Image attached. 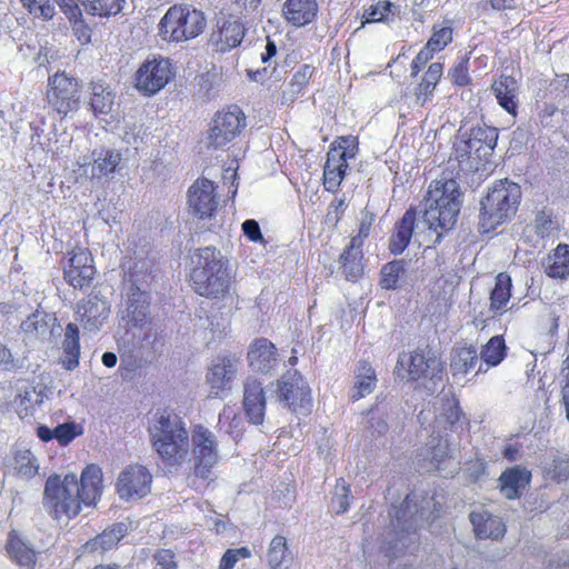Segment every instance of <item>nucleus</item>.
<instances>
[{
  "mask_svg": "<svg viewBox=\"0 0 569 569\" xmlns=\"http://www.w3.org/2000/svg\"><path fill=\"white\" fill-rule=\"evenodd\" d=\"M453 156L458 162L462 163V162L469 161L470 168L478 169V164H476V161H475L473 150L471 149L470 144L468 143V140L466 137H462L455 142Z\"/></svg>",
  "mask_w": 569,
  "mask_h": 569,
  "instance_id": "53",
  "label": "nucleus"
},
{
  "mask_svg": "<svg viewBox=\"0 0 569 569\" xmlns=\"http://www.w3.org/2000/svg\"><path fill=\"white\" fill-rule=\"evenodd\" d=\"M244 113L236 106L218 112L208 134V144L214 149L223 148L246 128Z\"/></svg>",
  "mask_w": 569,
  "mask_h": 569,
  "instance_id": "12",
  "label": "nucleus"
},
{
  "mask_svg": "<svg viewBox=\"0 0 569 569\" xmlns=\"http://www.w3.org/2000/svg\"><path fill=\"white\" fill-rule=\"evenodd\" d=\"M190 448L193 473L201 479H208L219 459L216 435L201 425L194 426L190 436Z\"/></svg>",
  "mask_w": 569,
  "mask_h": 569,
  "instance_id": "8",
  "label": "nucleus"
},
{
  "mask_svg": "<svg viewBox=\"0 0 569 569\" xmlns=\"http://www.w3.org/2000/svg\"><path fill=\"white\" fill-rule=\"evenodd\" d=\"M466 138L473 150L476 164H479L492 154L498 141V131L493 127H476Z\"/></svg>",
  "mask_w": 569,
  "mask_h": 569,
  "instance_id": "20",
  "label": "nucleus"
},
{
  "mask_svg": "<svg viewBox=\"0 0 569 569\" xmlns=\"http://www.w3.org/2000/svg\"><path fill=\"white\" fill-rule=\"evenodd\" d=\"M545 271L551 278L562 279L569 274V246L560 243L550 253L545 263Z\"/></svg>",
  "mask_w": 569,
  "mask_h": 569,
  "instance_id": "39",
  "label": "nucleus"
},
{
  "mask_svg": "<svg viewBox=\"0 0 569 569\" xmlns=\"http://www.w3.org/2000/svg\"><path fill=\"white\" fill-rule=\"evenodd\" d=\"M520 199L521 189L518 183L508 179L496 182L480 203V231L489 233L515 216Z\"/></svg>",
  "mask_w": 569,
  "mask_h": 569,
  "instance_id": "5",
  "label": "nucleus"
},
{
  "mask_svg": "<svg viewBox=\"0 0 569 569\" xmlns=\"http://www.w3.org/2000/svg\"><path fill=\"white\" fill-rule=\"evenodd\" d=\"M276 398L293 412L309 411L311 390L306 379L297 371H288L276 383Z\"/></svg>",
  "mask_w": 569,
  "mask_h": 569,
  "instance_id": "10",
  "label": "nucleus"
},
{
  "mask_svg": "<svg viewBox=\"0 0 569 569\" xmlns=\"http://www.w3.org/2000/svg\"><path fill=\"white\" fill-rule=\"evenodd\" d=\"M433 54L435 53L425 46L411 62V76L416 77L421 68L432 59Z\"/></svg>",
  "mask_w": 569,
  "mask_h": 569,
  "instance_id": "64",
  "label": "nucleus"
},
{
  "mask_svg": "<svg viewBox=\"0 0 569 569\" xmlns=\"http://www.w3.org/2000/svg\"><path fill=\"white\" fill-rule=\"evenodd\" d=\"M197 257V264L190 274L194 291L209 298L227 293L231 278L221 252L213 247H204L198 249Z\"/></svg>",
  "mask_w": 569,
  "mask_h": 569,
  "instance_id": "4",
  "label": "nucleus"
},
{
  "mask_svg": "<svg viewBox=\"0 0 569 569\" xmlns=\"http://www.w3.org/2000/svg\"><path fill=\"white\" fill-rule=\"evenodd\" d=\"M68 254V263L64 266L66 281L74 289L88 287L96 273L90 251L86 248H77Z\"/></svg>",
  "mask_w": 569,
  "mask_h": 569,
  "instance_id": "15",
  "label": "nucleus"
},
{
  "mask_svg": "<svg viewBox=\"0 0 569 569\" xmlns=\"http://www.w3.org/2000/svg\"><path fill=\"white\" fill-rule=\"evenodd\" d=\"M416 209L409 208L396 222L395 231L389 239V250L393 254L402 253L409 246L416 224Z\"/></svg>",
  "mask_w": 569,
  "mask_h": 569,
  "instance_id": "27",
  "label": "nucleus"
},
{
  "mask_svg": "<svg viewBox=\"0 0 569 569\" xmlns=\"http://www.w3.org/2000/svg\"><path fill=\"white\" fill-rule=\"evenodd\" d=\"M77 316L84 330L96 332L109 317L108 301L97 293H91L77 306Z\"/></svg>",
  "mask_w": 569,
  "mask_h": 569,
  "instance_id": "16",
  "label": "nucleus"
},
{
  "mask_svg": "<svg viewBox=\"0 0 569 569\" xmlns=\"http://www.w3.org/2000/svg\"><path fill=\"white\" fill-rule=\"evenodd\" d=\"M102 492V471L96 465L87 466L80 481L74 473L50 476L46 481L43 505L56 519L76 517L81 503H96Z\"/></svg>",
  "mask_w": 569,
  "mask_h": 569,
  "instance_id": "1",
  "label": "nucleus"
},
{
  "mask_svg": "<svg viewBox=\"0 0 569 569\" xmlns=\"http://www.w3.org/2000/svg\"><path fill=\"white\" fill-rule=\"evenodd\" d=\"M491 89L499 106L509 114L516 117L519 106V86L517 80L511 76L501 74L493 81Z\"/></svg>",
  "mask_w": 569,
  "mask_h": 569,
  "instance_id": "22",
  "label": "nucleus"
},
{
  "mask_svg": "<svg viewBox=\"0 0 569 569\" xmlns=\"http://www.w3.org/2000/svg\"><path fill=\"white\" fill-rule=\"evenodd\" d=\"M207 27L202 11L189 4L172 6L159 22V34L164 41L182 42L197 38Z\"/></svg>",
  "mask_w": 569,
  "mask_h": 569,
  "instance_id": "6",
  "label": "nucleus"
},
{
  "mask_svg": "<svg viewBox=\"0 0 569 569\" xmlns=\"http://www.w3.org/2000/svg\"><path fill=\"white\" fill-rule=\"evenodd\" d=\"M82 2L91 14L108 17L119 13L124 0H83Z\"/></svg>",
  "mask_w": 569,
  "mask_h": 569,
  "instance_id": "44",
  "label": "nucleus"
},
{
  "mask_svg": "<svg viewBox=\"0 0 569 569\" xmlns=\"http://www.w3.org/2000/svg\"><path fill=\"white\" fill-rule=\"evenodd\" d=\"M436 422L438 425L446 422L450 426L452 431L462 430L465 426H468V420L459 406V401L455 397H446L442 399L441 410L436 418Z\"/></svg>",
  "mask_w": 569,
  "mask_h": 569,
  "instance_id": "34",
  "label": "nucleus"
},
{
  "mask_svg": "<svg viewBox=\"0 0 569 569\" xmlns=\"http://www.w3.org/2000/svg\"><path fill=\"white\" fill-rule=\"evenodd\" d=\"M91 178L100 179L113 173L121 161V153L114 149H99L91 153Z\"/></svg>",
  "mask_w": 569,
  "mask_h": 569,
  "instance_id": "31",
  "label": "nucleus"
},
{
  "mask_svg": "<svg viewBox=\"0 0 569 569\" xmlns=\"http://www.w3.org/2000/svg\"><path fill=\"white\" fill-rule=\"evenodd\" d=\"M350 506V488L343 479H339L335 487L331 498L330 508L337 513H345Z\"/></svg>",
  "mask_w": 569,
  "mask_h": 569,
  "instance_id": "46",
  "label": "nucleus"
},
{
  "mask_svg": "<svg viewBox=\"0 0 569 569\" xmlns=\"http://www.w3.org/2000/svg\"><path fill=\"white\" fill-rule=\"evenodd\" d=\"M189 209L198 219H211L218 208L216 187L206 178L197 179L188 191Z\"/></svg>",
  "mask_w": 569,
  "mask_h": 569,
  "instance_id": "13",
  "label": "nucleus"
},
{
  "mask_svg": "<svg viewBox=\"0 0 569 569\" xmlns=\"http://www.w3.org/2000/svg\"><path fill=\"white\" fill-rule=\"evenodd\" d=\"M473 531L479 539H501L506 533V526L501 518L487 510H475L469 515Z\"/></svg>",
  "mask_w": 569,
  "mask_h": 569,
  "instance_id": "21",
  "label": "nucleus"
},
{
  "mask_svg": "<svg viewBox=\"0 0 569 569\" xmlns=\"http://www.w3.org/2000/svg\"><path fill=\"white\" fill-rule=\"evenodd\" d=\"M318 13L317 0H287L282 7L283 18L295 27L311 23Z\"/></svg>",
  "mask_w": 569,
  "mask_h": 569,
  "instance_id": "24",
  "label": "nucleus"
},
{
  "mask_svg": "<svg viewBox=\"0 0 569 569\" xmlns=\"http://www.w3.org/2000/svg\"><path fill=\"white\" fill-rule=\"evenodd\" d=\"M152 476L140 465L127 467L119 475L117 491L121 499H141L150 492Z\"/></svg>",
  "mask_w": 569,
  "mask_h": 569,
  "instance_id": "14",
  "label": "nucleus"
},
{
  "mask_svg": "<svg viewBox=\"0 0 569 569\" xmlns=\"http://www.w3.org/2000/svg\"><path fill=\"white\" fill-rule=\"evenodd\" d=\"M17 472L24 478H32L38 472L36 458L29 450L19 451L14 458Z\"/></svg>",
  "mask_w": 569,
  "mask_h": 569,
  "instance_id": "48",
  "label": "nucleus"
},
{
  "mask_svg": "<svg viewBox=\"0 0 569 569\" xmlns=\"http://www.w3.org/2000/svg\"><path fill=\"white\" fill-rule=\"evenodd\" d=\"M347 149L348 147H343L341 143L330 148L327 153V161L323 169L346 172L348 168Z\"/></svg>",
  "mask_w": 569,
  "mask_h": 569,
  "instance_id": "49",
  "label": "nucleus"
},
{
  "mask_svg": "<svg viewBox=\"0 0 569 569\" xmlns=\"http://www.w3.org/2000/svg\"><path fill=\"white\" fill-rule=\"evenodd\" d=\"M450 441L441 435H431L422 448L418 450L417 457L420 468L426 472L439 470L441 465L451 455Z\"/></svg>",
  "mask_w": 569,
  "mask_h": 569,
  "instance_id": "17",
  "label": "nucleus"
},
{
  "mask_svg": "<svg viewBox=\"0 0 569 569\" xmlns=\"http://www.w3.org/2000/svg\"><path fill=\"white\" fill-rule=\"evenodd\" d=\"M248 360L254 371L267 373L273 369L278 362L277 349L272 342L261 338L253 342L249 352Z\"/></svg>",
  "mask_w": 569,
  "mask_h": 569,
  "instance_id": "25",
  "label": "nucleus"
},
{
  "mask_svg": "<svg viewBox=\"0 0 569 569\" xmlns=\"http://www.w3.org/2000/svg\"><path fill=\"white\" fill-rule=\"evenodd\" d=\"M396 10L397 7L392 2L388 0L379 1L366 11V22L387 21L390 16H395Z\"/></svg>",
  "mask_w": 569,
  "mask_h": 569,
  "instance_id": "50",
  "label": "nucleus"
},
{
  "mask_svg": "<svg viewBox=\"0 0 569 569\" xmlns=\"http://www.w3.org/2000/svg\"><path fill=\"white\" fill-rule=\"evenodd\" d=\"M54 2L59 6L70 23L76 27L82 26V13L74 0H54Z\"/></svg>",
  "mask_w": 569,
  "mask_h": 569,
  "instance_id": "55",
  "label": "nucleus"
},
{
  "mask_svg": "<svg viewBox=\"0 0 569 569\" xmlns=\"http://www.w3.org/2000/svg\"><path fill=\"white\" fill-rule=\"evenodd\" d=\"M20 2L34 18L48 21L56 16L54 4L50 0H20Z\"/></svg>",
  "mask_w": 569,
  "mask_h": 569,
  "instance_id": "45",
  "label": "nucleus"
},
{
  "mask_svg": "<svg viewBox=\"0 0 569 569\" xmlns=\"http://www.w3.org/2000/svg\"><path fill=\"white\" fill-rule=\"evenodd\" d=\"M535 228L538 236L542 238L549 236L553 230L551 214L546 211L538 212L535 219Z\"/></svg>",
  "mask_w": 569,
  "mask_h": 569,
  "instance_id": "59",
  "label": "nucleus"
},
{
  "mask_svg": "<svg viewBox=\"0 0 569 569\" xmlns=\"http://www.w3.org/2000/svg\"><path fill=\"white\" fill-rule=\"evenodd\" d=\"M243 408L251 423H262L266 412V397L262 382L256 378H248L244 382Z\"/></svg>",
  "mask_w": 569,
  "mask_h": 569,
  "instance_id": "18",
  "label": "nucleus"
},
{
  "mask_svg": "<svg viewBox=\"0 0 569 569\" xmlns=\"http://www.w3.org/2000/svg\"><path fill=\"white\" fill-rule=\"evenodd\" d=\"M244 29L239 21H223L217 31L211 34V41L216 44L217 50L224 52L239 46L243 39Z\"/></svg>",
  "mask_w": 569,
  "mask_h": 569,
  "instance_id": "28",
  "label": "nucleus"
},
{
  "mask_svg": "<svg viewBox=\"0 0 569 569\" xmlns=\"http://www.w3.org/2000/svg\"><path fill=\"white\" fill-rule=\"evenodd\" d=\"M531 480V472L516 466L505 470L499 477L500 490L507 499H517Z\"/></svg>",
  "mask_w": 569,
  "mask_h": 569,
  "instance_id": "26",
  "label": "nucleus"
},
{
  "mask_svg": "<svg viewBox=\"0 0 569 569\" xmlns=\"http://www.w3.org/2000/svg\"><path fill=\"white\" fill-rule=\"evenodd\" d=\"M452 40V29L450 27H442L435 30L426 47L433 53L441 51Z\"/></svg>",
  "mask_w": 569,
  "mask_h": 569,
  "instance_id": "52",
  "label": "nucleus"
},
{
  "mask_svg": "<svg viewBox=\"0 0 569 569\" xmlns=\"http://www.w3.org/2000/svg\"><path fill=\"white\" fill-rule=\"evenodd\" d=\"M154 569H177L176 555L170 549H159L152 556Z\"/></svg>",
  "mask_w": 569,
  "mask_h": 569,
  "instance_id": "56",
  "label": "nucleus"
},
{
  "mask_svg": "<svg viewBox=\"0 0 569 569\" xmlns=\"http://www.w3.org/2000/svg\"><path fill=\"white\" fill-rule=\"evenodd\" d=\"M435 89L436 87L421 80V82L415 88L416 103L419 106H425L428 101L431 100Z\"/></svg>",
  "mask_w": 569,
  "mask_h": 569,
  "instance_id": "63",
  "label": "nucleus"
},
{
  "mask_svg": "<svg viewBox=\"0 0 569 569\" xmlns=\"http://www.w3.org/2000/svg\"><path fill=\"white\" fill-rule=\"evenodd\" d=\"M150 443L166 466L179 467L190 452L187 423L173 410H158L148 426Z\"/></svg>",
  "mask_w": 569,
  "mask_h": 569,
  "instance_id": "3",
  "label": "nucleus"
},
{
  "mask_svg": "<svg viewBox=\"0 0 569 569\" xmlns=\"http://www.w3.org/2000/svg\"><path fill=\"white\" fill-rule=\"evenodd\" d=\"M506 349L503 338L501 336H495L483 347L480 353L481 360L487 365V367L498 366L506 357ZM487 369L488 368L483 369L482 365H480L478 372L486 371Z\"/></svg>",
  "mask_w": 569,
  "mask_h": 569,
  "instance_id": "41",
  "label": "nucleus"
},
{
  "mask_svg": "<svg viewBox=\"0 0 569 569\" xmlns=\"http://www.w3.org/2000/svg\"><path fill=\"white\" fill-rule=\"evenodd\" d=\"M478 363V353L473 347H461L451 353L450 370L455 378L465 377Z\"/></svg>",
  "mask_w": 569,
  "mask_h": 569,
  "instance_id": "37",
  "label": "nucleus"
},
{
  "mask_svg": "<svg viewBox=\"0 0 569 569\" xmlns=\"http://www.w3.org/2000/svg\"><path fill=\"white\" fill-rule=\"evenodd\" d=\"M396 370L402 379L419 381L429 390H433L443 381V363L430 350L418 349L400 353Z\"/></svg>",
  "mask_w": 569,
  "mask_h": 569,
  "instance_id": "7",
  "label": "nucleus"
},
{
  "mask_svg": "<svg viewBox=\"0 0 569 569\" xmlns=\"http://www.w3.org/2000/svg\"><path fill=\"white\" fill-rule=\"evenodd\" d=\"M127 525L119 522L103 530L100 535L86 542L83 549L86 552H104L118 545L126 536Z\"/></svg>",
  "mask_w": 569,
  "mask_h": 569,
  "instance_id": "30",
  "label": "nucleus"
},
{
  "mask_svg": "<svg viewBox=\"0 0 569 569\" xmlns=\"http://www.w3.org/2000/svg\"><path fill=\"white\" fill-rule=\"evenodd\" d=\"M448 76L451 79V81L457 86L463 87L468 84L470 81V77L468 74L467 61L462 60L456 66H453L449 70Z\"/></svg>",
  "mask_w": 569,
  "mask_h": 569,
  "instance_id": "58",
  "label": "nucleus"
},
{
  "mask_svg": "<svg viewBox=\"0 0 569 569\" xmlns=\"http://www.w3.org/2000/svg\"><path fill=\"white\" fill-rule=\"evenodd\" d=\"M82 433V429L76 422H66L62 425H58L54 428V439L61 446H67L77 436Z\"/></svg>",
  "mask_w": 569,
  "mask_h": 569,
  "instance_id": "51",
  "label": "nucleus"
},
{
  "mask_svg": "<svg viewBox=\"0 0 569 569\" xmlns=\"http://www.w3.org/2000/svg\"><path fill=\"white\" fill-rule=\"evenodd\" d=\"M462 204L459 183L445 174L431 181L420 203L423 222L437 233L435 244L440 243L443 232L451 230Z\"/></svg>",
  "mask_w": 569,
  "mask_h": 569,
  "instance_id": "2",
  "label": "nucleus"
},
{
  "mask_svg": "<svg viewBox=\"0 0 569 569\" xmlns=\"http://www.w3.org/2000/svg\"><path fill=\"white\" fill-rule=\"evenodd\" d=\"M313 71L315 69L309 64H303L296 71L290 81V91L292 96L302 91L311 79Z\"/></svg>",
  "mask_w": 569,
  "mask_h": 569,
  "instance_id": "54",
  "label": "nucleus"
},
{
  "mask_svg": "<svg viewBox=\"0 0 569 569\" xmlns=\"http://www.w3.org/2000/svg\"><path fill=\"white\" fill-rule=\"evenodd\" d=\"M375 220V217L372 213L366 212L363 213L360 222L359 232L357 236L352 237L350 242L353 243V246H362L363 240L369 236L370 229L372 226V222Z\"/></svg>",
  "mask_w": 569,
  "mask_h": 569,
  "instance_id": "60",
  "label": "nucleus"
},
{
  "mask_svg": "<svg viewBox=\"0 0 569 569\" xmlns=\"http://www.w3.org/2000/svg\"><path fill=\"white\" fill-rule=\"evenodd\" d=\"M405 273L403 260H393L386 263L380 271V286L386 290H393L398 286V281Z\"/></svg>",
  "mask_w": 569,
  "mask_h": 569,
  "instance_id": "43",
  "label": "nucleus"
},
{
  "mask_svg": "<svg viewBox=\"0 0 569 569\" xmlns=\"http://www.w3.org/2000/svg\"><path fill=\"white\" fill-rule=\"evenodd\" d=\"M48 313L42 310H36L24 321L21 322V330L29 335H43L48 329Z\"/></svg>",
  "mask_w": 569,
  "mask_h": 569,
  "instance_id": "47",
  "label": "nucleus"
},
{
  "mask_svg": "<svg viewBox=\"0 0 569 569\" xmlns=\"http://www.w3.org/2000/svg\"><path fill=\"white\" fill-rule=\"evenodd\" d=\"M346 172L323 169V186L327 191L336 192L345 178Z\"/></svg>",
  "mask_w": 569,
  "mask_h": 569,
  "instance_id": "61",
  "label": "nucleus"
},
{
  "mask_svg": "<svg viewBox=\"0 0 569 569\" xmlns=\"http://www.w3.org/2000/svg\"><path fill=\"white\" fill-rule=\"evenodd\" d=\"M551 473L558 482L566 481L569 478V458H556L552 462Z\"/></svg>",
  "mask_w": 569,
  "mask_h": 569,
  "instance_id": "62",
  "label": "nucleus"
},
{
  "mask_svg": "<svg viewBox=\"0 0 569 569\" xmlns=\"http://www.w3.org/2000/svg\"><path fill=\"white\" fill-rule=\"evenodd\" d=\"M362 246H353L350 242L348 248L341 253V267L347 279L355 280L363 272L362 266Z\"/></svg>",
  "mask_w": 569,
  "mask_h": 569,
  "instance_id": "40",
  "label": "nucleus"
},
{
  "mask_svg": "<svg viewBox=\"0 0 569 569\" xmlns=\"http://www.w3.org/2000/svg\"><path fill=\"white\" fill-rule=\"evenodd\" d=\"M236 372V360L226 357L216 359L207 373L210 396L220 397L224 390L230 389Z\"/></svg>",
  "mask_w": 569,
  "mask_h": 569,
  "instance_id": "19",
  "label": "nucleus"
},
{
  "mask_svg": "<svg viewBox=\"0 0 569 569\" xmlns=\"http://www.w3.org/2000/svg\"><path fill=\"white\" fill-rule=\"evenodd\" d=\"M377 383V376L375 369L367 361H360L356 370L355 386L350 395L353 401L373 392Z\"/></svg>",
  "mask_w": 569,
  "mask_h": 569,
  "instance_id": "33",
  "label": "nucleus"
},
{
  "mask_svg": "<svg viewBox=\"0 0 569 569\" xmlns=\"http://www.w3.org/2000/svg\"><path fill=\"white\" fill-rule=\"evenodd\" d=\"M413 498V496L408 495L396 512L393 527L399 529L400 532L395 548H398V545H401L402 548L407 547L408 545L403 533H407L408 536L411 533L415 535L419 527L421 515H418L417 510H415V512L411 510Z\"/></svg>",
  "mask_w": 569,
  "mask_h": 569,
  "instance_id": "23",
  "label": "nucleus"
},
{
  "mask_svg": "<svg viewBox=\"0 0 569 569\" xmlns=\"http://www.w3.org/2000/svg\"><path fill=\"white\" fill-rule=\"evenodd\" d=\"M512 281L507 272H500L496 277L495 287L490 292V310L493 312L506 311L511 298Z\"/></svg>",
  "mask_w": 569,
  "mask_h": 569,
  "instance_id": "38",
  "label": "nucleus"
},
{
  "mask_svg": "<svg viewBox=\"0 0 569 569\" xmlns=\"http://www.w3.org/2000/svg\"><path fill=\"white\" fill-rule=\"evenodd\" d=\"M47 100L49 106L61 117L74 113L81 106L80 84L77 79L66 73H56L48 80Z\"/></svg>",
  "mask_w": 569,
  "mask_h": 569,
  "instance_id": "9",
  "label": "nucleus"
},
{
  "mask_svg": "<svg viewBox=\"0 0 569 569\" xmlns=\"http://www.w3.org/2000/svg\"><path fill=\"white\" fill-rule=\"evenodd\" d=\"M9 557L20 567L33 569L36 565V551L18 536L10 533L6 546Z\"/></svg>",
  "mask_w": 569,
  "mask_h": 569,
  "instance_id": "35",
  "label": "nucleus"
},
{
  "mask_svg": "<svg viewBox=\"0 0 569 569\" xmlns=\"http://www.w3.org/2000/svg\"><path fill=\"white\" fill-rule=\"evenodd\" d=\"M79 329L74 323H68L64 329V338L62 341L63 358L62 366L67 370H73L79 366L80 341Z\"/></svg>",
  "mask_w": 569,
  "mask_h": 569,
  "instance_id": "32",
  "label": "nucleus"
},
{
  "mask_svg": "<svg viewBox=\"0 0 569 569\" xmlns=\"http://www.w3.org/2000/svg\"><path fill=\"white\" fill-rule=\"evenodd\" d=\"M267 561L270 569H290L293 558L287 547V539L276 536L268 548Z\"/></svg>",
  "mask_w": 569,
  "mask_h": 569,
  "instance_id": "36",
  "label": "nucleus"
},
{
  "mask_svg": "<svg viewBox=\"0 0 569 569\" xmlns=\"http://www.w3.org/2000/svg\"><path fill=\"white\" fill-rule=\"evenodd\" d=\"M90 107L96 116L107 114L111 111L114 94L102 83L92 84Z\"/></svg>",
  "mask_w": 569,
  "mask_h": 569,
  "instance_id": "42",
  "label": "nucleus"
},
{
  "mask_svg": "<svg viewBox=\"0 0 569 569\" xmlns=\"http://www.w3.org/2000/svg\"><path fill=\"white\" fill-rule=\"evenodd\" d=\"M126 327L143 328L149 321V303L142 292L132 293L122 315Z\"/></svg>",
  "mask_w": 569,
  "mask_h": 569,
  "instance_id": "29",
  "label": "nucleus"
},
{
  "mask_svg": "<svg viewBox=\"0 0 569 569\" xmlns=\"http://www.w3.org/2000/svg\"><path fill=\"white\" fill-rule=\"evenodd\" d=\"M241 230L251 242L266 243L260 226L254 219L244 220L241 224Z\"/></svg>",
  "mask_w": 569,
  "mask_h": 569,
  "instance_id": "57",
  "label": "nucleus"
},
{
  "mask_svg": "<svg viewBox=\"0 0 569 569\" xmlns=\"http://www.w3.org/2000/svg\"><path fill=\"white\" fill-rule=\"evenodd\" d=\"M174 77L169 59L153 56L148 58L136 72V87L147 96L159 92Z\"/></svg>",
  "mask_w": 569,
  "mask_h": 569,
  "instance_id": "11",
  "label": "nucleus"
}]
</instances>
